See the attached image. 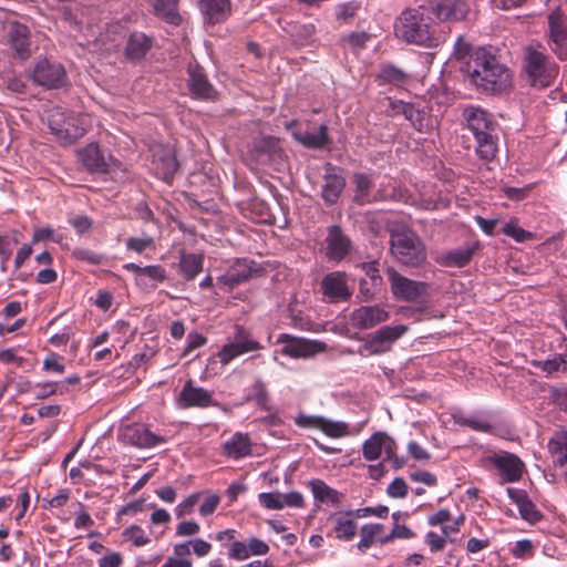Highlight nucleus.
<instances>
[{
  "mask_svg": "<svg viewBox=\"0 0 567 567\" xmlns=\"http://www.w3.org/2000/svg\"><path fill=\"white\" fill-rule=\"evenodd\" d=\"M395 35L425 49H435L446 41L447 31L433 21L425 6L404 9L394 25Z\"/></svg>",
  "mask_w": 567,
  "mask_h": 567,
  "instance_id": "f257e3e1",
  "label": "nucleus"
},
{
  "mask_svg": "<svg viewBox=\"0 0 567 567\" xmlns=\"http://www.w3.org/2000/svg\"><path fill=\"white\" fill-rule=\"evenodd\" d=\"M465 72L483 93L501 94L512 86V72L489 49L478 48L467 61Z\"/></svg>",
  "mask_w": 567,
  "mask_h": 567,
  "instance_id": "f03ea898",
  "label": "nucleus"
},
{
  "mask_svg": "<svg viewBox=\"0 0 567 567\" xmlns=\"http://www.w3.org/2000/svg\"><path fill=\"white\" fill-rule=\"evenodd\" d=\"M384 227L390 235V250L396 261L410 268H420L426 262L425 244L405 221L386 219Z\"/></svg>",
  "mask_w": 567,
  "mask_h": 567,
  "instance_id": "7ed1b4c3",
  "label": "nucleus"
},
{
  "mask_svg": "<svg viewBox=\"0 0 567 567\" xmlns=\"http://www.w3.org/2000/svg\"><path fill=\"white\" fill-rule=\"evenodd\" d=\"M463 118L474 137L475 154L482 161H493L498 152V123L493 114L480 106H466Z\"/></svg>",
  "mask_w": 567,
  "mask_h": 567,
  "instance_id": "20e7f679",
  "label": "nucleus"
},
{
  "mask_svg": "<svg viewBox=\"0 0 567 567\" xmlns=\"http://www.w3.org/2000/svg\"><path fill=\"white\" fill-rule=\"evenodd\" d=\"M559 74V65L551 60L540 43H532L524 48L522 58V75L528 85L536 90H545L555 84Z\"/></svg>",
  "mask_w": 567,
  "mask_h": 567,
  "instance_id": "39448f33",
  "label": "nucleus"
},
{
  "mask_svg": "<svg viewBox=\"0 0 567 567\" xmlns=\"http://www.w3.org/2000/svg\"><path fill=\"white\" fill-rule=\"evenodd\" d=\"M264 349L252 333L241 324H235L231 337L218 351L221 364H228L235 358Z\"/></svg>",
  "mask_w": 567,
  "mask_h": 567,
  "instance_id": "423d86ee",
  "label": "nucleus"
},
{
  "mask_svg": "<svg viewBox=\"0 0 567 567\" xmlns=\"http://www.w3.org/2000/svg\"><path fill=\"white\" fill-rule=\"evenodd\" d=\"M385 272L394 299L416 302L429 296L427 282L410 279L393 267H388Z\"/></svg>",
  "mask_w": 567,
  "mask_h": 567,
  "instance_id": "0eeeda50",
  "label": "nucleus"
},
{
  "mask_svg": "<svg viewBox=\"0 0 567 567\" xmlns=\"http://www.w3.org/2000/svg\"><path fill=\"white\" fill-rule=\"evenodd\" d=\"M484 467L495 470L499 475V483H516L523 477L524 462L514 453L501 451L484 458Z\"/></svg>",
  "mask_w": 567,
  "mask_h": 567,
  "instance_id": "6e6552de",
  "label": "nucleus"
},
{
  "mask_svg": "<svg viewBox=\"0 0 567 567\" xmlns=\"http://www.w3.org/2000/svg\"><path fill=\"white\" fill-rule=\"evenodd\" d=\"M186 85L192 99L204 102H216L219 93L210 82L203 65L196 60L190 61L186 68Z\"/></svg>",
  "mask_w": 567,
  "mask_h": 567,
  "instance_id": "1a4fd4ad",
  "label": "nucleus"
},
{
  "mask_svg": "<svg viewBox=\"0 0 567 567\" xmlns=\"http://www.w3.org/2000/svg\"><path fill=\"white\" fill-rule=\"evenodd\" d=\"M249 155L256 164L276 167L281 166L287 158L280 140L270 135L254 140Z\"/></svg>",
  "mask_w": 567,
  "mask_h": 567,
  "instance_id": "9d476101",
  "label": "nucleus"
},
{
  "mask_svg": "<svg viewBox=\"0 0 567 567\" xmlns=\"http://www.w3.org/2000/svg\"><path fill=\"white\" fill-rule=\"evenodd\" d=\"M408 326H384L369 336V339L361 347L360 353L365 351L369 355H378L391 350L392 344L406 331Z\"/></svg>",
  "mask_w": 567,
  "mask_h": 567,
  "instance_id": "9b49d317",
  "label": "nucleus"
},
{
  "mask_svg": "<svg viewBox=\"0 0 567 567\" xmlns=\"http://www.w3.org/2000/svg\"><path fill=\"white\" fill-rule=\"evenodd\" d=\"M548 47L560 60L567 61V17L556 8L548 14Z\"/></svg>",
  "mask_w": 567,
  "mask_h": 567,
  "instance_id": "f8f14e48",
  "label": "nucleus"
},
{
  "mask_svg": "<svg viewBox=\"0 0 567 567\" xmlns=\"http://www.w3.org/2000/svg\"><path fill=\"white\" fill-rule=\"evenodd\" d=\"M426 8L437 24L462 21L470 12L467 0H432Z\"/></svg>",
  "mask_w": 567,
  "mask_h": 567,
  "instance_id": "ddd939ff",
  "label": "nucleus"
},
{
  "mask_svg": "<svg viewBox=\"0 0 567 567\" xmlns=\"http://www.w3.org/2000/svg\"><path fill=\"white\" fill-rule=\"evenodd\" d=\"M117 436L123 444L138 449H151L166 442L164 436L154 434L141 423L125 425Z\"/></svg>",
  "mask_w": 567,
  "mask_h": 567,
  "instance_id": "4468645a",
  "label": "nucleus"
},
{
  "mask_svg": "<svg viewBox=\"0 0 567 567\" xmlns=\"http://www.w3.org/2000/svg\"><path fill=\"white\" fill-rule=\"evenodd\" d=\"M31 79L37 85L56 89L64 83L66 71L61 63L42 59L35 63Z\"/></svg>",
  "mask_w": 567,
  "mask_h": 567,
  "instance_id": "2eb2a0df",
  "label": "nucleus"
},
{
  "mask_svg": "<svg viewBox=\"0 0 567 567\" xmlns=\"http://www.w3.org/2000/svg\"><path fill=\"white\" fill-rule=\"evenodd\" d=\"M352 241L340 225L327 228L324 238V256L329 261L339 262L351 254Z\"/></svg>",
  "mask_w": 567,
  "mask_h": 567,
  "instance_id": "dca6fc26",
  "label": "nucleus"
},
{
  "mask_svg": "<svg viewBox=\"0 0 567 567\" xmlns=\"http://www.w3.org/2000/svg\"><path fill=\"white\" fill-rule=\"evenodd\" d=\"M78 161L84 169L91 174H109L116 161L112 156L106 157L96 143H90L76 151Z\"/></svg>",
  "mask_w": 567,
  "mask_h": 567,
  "instance_id": "f3484780",
  "label": "nucleus"
},
{
  "mask_svg": "<svg viewBox=\"0 0 567 567\" xmlns=\"http://www.w3.org/2000/svg\"><path fill=\"white\" fill-rule=\"evenodd\" d=\"M178 167L179 163L172 147L158 146L153 151L151 169L157 178L171 184Z\"/></svg>",
  "mask_w": 567,
  "mask_h": 567,
  "instance_id": "a211bd4d",
  "label": "nucleus"
},
{
  "mask_svg": "<svg viewBox=\"0 0 567 567\" xmlns=\"http://www.w3.org/2000/svg\"><path fill=\"white\" fill-rule=\"evenodd\" d=\"M481 248L482 245L478 240L467 241L463 246L443 251L435 261L446 268H464L471 264Z\"/></svg>",
  "mask_w": 567,
  "mask_h": 567,
  "instance_id": "6ab92c4d",
  "label": "nucleus"
},
{
  "mask_svg": "<svg viewBox=\"0 0 567 567\" xmlns=\"http://www.w3.org/2000/svg\"><path fill=\"white\" fill-rule=\"evenodd\" d=\"M177 401L179 406L184 409L220 406V404L214 400L212 391H208L203 386L194 385L193 380L185 382L178 394Z\"/></svg>",
  "mask_w": 567,
  "mask_h": 567,
  "instance_id": "aec40b11",
  "label": "nucleus"
},
{
  "mask_svg": "<svg viewBox=\"0 0 567 567\" xmlns=\"http://www.w3.org/2000/svg\"><path fill=\"white\" fill-rule=\"evenodd\" d=\"M324 171L321 198L327 206H332L338 203L346 188V178L339 173V168L331 163L324 165Z\"/></svg>",
  "mask_w": 567,
  "mask_h": 567,
  "instance_id": "412c9836",
  "label": "nucleus"
},
{
  "mask_svg": "<svg viewBox=\"0 0 567 567\" xmlns=\"http://www.w3.org/2000/svg\"><path fill=\"white\" fill-rule=\"evenodd\" d=\"M8 44L13 56L22 61L31 56L30 29L20 22H11L8 29Z\"/></svg>",
  "mask_w": 567,
  "mask_h": 567,
  "instance_id": "4be33fe9",
  "label": "nucleus"
},
{
  "mask_svg": "<svg viewBox=\"0 0 567 567\" xmlns=\"http://www.w3.org/2000/svg\"><path fill=\"white\" fill-rule=\"evenodd\" d=\"M321 289L330 302L347 301L352 295L347 284L346 274L341 271L327 274L322 278Z\"/></svg>",
  "mask_w": 567,
  "mask_h": 567,
  "instance_id": "5701e85b",
  "label": "nucleus"
},
{
  "mask_svg": "<svg viewBox=\"0 0 567 567\" xmlns=\"http://www.w3.org/2000/svg\"><path fill=\"white\" fill-rule=\"evenodd\" d=\"M198 4L205 24H220L231 16L230 0H199Z\"/></svg>",
  "mask_w": 567,
  "mask_h": 567,
  "instance_id": "b1692460",
  "label": "nucleus"
},
{
  "mask_svg": "<svg viewBox=\"0 0 567 567\" xmlns=\"http://www.w3.org/2000/svg\"><path fill=\"white\" fill-rule=\"evenodd\" d=\"M389 319V312L381 306H362L351 315V322L358 329H369Z\"/></svg>",
  "mask_w": 567,
  "mask_h": 567,
  "instance_id": "393cba45",
  "label": "nucleus"
},
{
  "mask_svg": "<svg viewBox=\"0 0 567 567\" xmlns=\"http://www.w3.org/2000/svg\"><path fill=\"white\" fill-rule=\"evenodd\" d=\"M506 492L509 499L517 506L523 519L532 524L543 519V514L537 509L525 489L508 487Z\"/></svg>",
  "mask_w": 567,
  "mask_h": 567,
  "instance_id": "a878e982",
  "label": "nucleus"
},
{
  "mask_svg": "<svg viewBox=\"0 0 567 567\" xmlns=\"http://www.w3.org/2000/svg\"><path fill=\"white\" fill-rule=\"evenodd\" d=\"M353 202L359 206L370 205L375 203L372 197L374 181L371 174L355 172L352 175Z\"/></svg>",
  "mask_w": 567,
  "mask_h": 567,
  "instance_id": "bb28decb",
  "label": "nucleus"
},
{
  "mask_svg": "<svg viewBox=\"0 0 567 567\" xmlns=\"http://www.w3.org/2000/svg\"><path fill=\"white\" fill-rule=\"evenodd\" d=\"M327 124H321L317 133L309 131H292V138L309 150H322L332 143Z\"/></svg>",
  "mask_w": 567,
  "mask_h": 567,
  "instance_id": "cd10ccee",
  "label": "nucleus"
},
{
  "mask_svg": "<svg viewBox=\"0 0 567 567\" xmlns=\"http://www.w3.org/2000/svg\"><path fill=\"white\" fill-rule=\"evenodd\" d=\"M153 47V39L143 32H133L130 34L124 55L131 62L143 60Z\"/></svg>",
  "mask_w": 567,
  "mask_h": 567,
  "instance_id": "c85d7f7f",
  "label": "nucleus"
},
{
  "mask_svg": "<svg viewBox=\"0 0 567 567\" xmlns=\"http://www.w3.org/2000/svg\"><path fill=\"white\" fill-rule=\"evenodd\" d=\"M70 491L61 488L51 497L42 498L43 508L48 509L51 515L66 523L70 519L71 511L69 509Z\"/></svg>",
  "mask_w": 567,
  "mask_h": 567,
  "instance_id": "c756f323",
  "label": "nucleus"
},
{
  "mask_svg": "<svg viewBox=\"0 0 567 567\" xmlns=\"http://www.w3.org/2000/svg\"><path fill=\"white\" fill-rule=\"evenodd\" d=\"M277 342L284 343L281 353L290 358H309L315 353L312 343L305 339L292 338L282 333Z\"/></svg>",
  "mask_w": 567,
  "mask_h": 567,
  "instance_id": "7c9ffc66",
  "label": "nucleus"
},
{
  "mask_svg": "<svg viewBox=\"0 0 567 567\" xmlns=\"http://www.w3.org/2000/svg\"><path fill=\"white\" fill-rule=\"evenodd\" d=\"M354 518L357 517L353 515L351 509L331 515L330 519L334 522L333 533L337 539L350 542L357 535V524Z\"/></svg>",
  "mask_w": 567,
  "mask_h": 567,
  "instance_id": "2f4dec72",
  "label": "nucleus"
},
{
  "mask_svg": "<svg viewBox=\"0 0 567 567\" xmlns=\"http://www.w3.org/2000/svg\"><path fill=\"white\" fill-rule=\"evenodd\" d=\"M204 255L182 252L177 265L178 274L185 281H193L203 270Z\"/></svg>",
  "mask_w": 567,
  "mask_h": 567,
  "instance_id": "473e14b6",
  "label": "nucleus"
},
{
  "mask_svg": "<svg viewBox=\"0 0 567 567\" xmlns=\"http://www.w3.org/2000/svg\"><path fill=\"white\" fill-rule=\"evenodd\" d=\"M224 454L234 460H239L251 454V442L248 434L235 433L223 444Z\"/></svg>",
  "mask_w": 567,
  "mask_h": 567,
  "instance_id": "72a5a7b5",
  "label": "nucleus"
},
{
  "mask_svg": "<svg viewBox=\"0 0 567 567\" xmlns=\"http://www.w3.org/2000/svg\"><path fill=\"white\" fill-rule=\"evenodd\" d=\"M372 197L378 202H402L413 204L411 194L404 187L394 184H380L378 189L373 190Z\"/></svg>",
  "mask_w": 567,
  "mask_h": 567,
  "instance_id": "f704fd0d",
  "label": "nucleus"
},
{
  "mask_svg": "<svg viewBox=\"0 0 567 567\" xmlns=\"http://www.w3.org/2000/svg\"><path fill=\"white\" fill-rule=\"evenodd\" d=\"M530 364L535 369L540 370L547 378L556 377L567 371V353L554 354L545 360H532Z\"/></svg>",
  "mask_w": 567,
  "mask_h": 567,
  "instance_id": "c9c22d12",
  "label": "nucleus"
},
{
  "mask_svg": "<svg viewBox=\"0 0 567 567\" xmlns=\"http://www.w3.org/2000/svg\"><path fill=\"white\" fill-rule=\"evenodd\" d=\"M154 14L165 22L178 25L182 17L178 12V0H153Z\"/></svg>",
  "mask_w": 567,
  "mask_h": 567,
  "instance_id": "e433bc0d",
  "label": "nucleus"
},
{
  "mask_svg": "<svg viewBox=\"0 0 567 567\" xmlns=\"http://www.w3.org/2000/svg\"><path fill=\"white\" fill-rule=\"evenodd\" d=\"M245 402H255L256 405L264 410L270 411L269 392L266 382L261 378H256L248 392L244 398Z\"/></svg>",
  "mask_w": 567,
  "mask_h": 567,
  "instance_id": "4c0bfd02",
  "label": "nucleus"
},
{
  "mask_svg": "<svg viewBox=\"0 0 567 567\" xmlns=\"http://www.w3.org/2000/svg\"><path fill=\"white\" fill-rule=\"evenodd\" d=\"M452 419L455 424L470 427L476 432L489 433L493 430L489 421L480 413L465 415L462 412H455L452 414Z\"/></svg>",
  "mask_w": 567,
  "mask_h": 567,
  "instance_id": "58836bf2",
  "label": "nucleus"
},
{
  "mask_svg": "<svg viewBox=\"0 0 567 567\" xmlns=\"http://www.w3.org/2000/svg\"><path fill=\"white\" fill-rule=\"evenodd\" d=\"M408 113L406 120L417 132L429 133L433 128V118L425 107H421L420 104L413 103Z\"/></svg>",
  "mask_w": 567,
  "mask_h": 567,
  "instance_id": "ea45409f",
  "label": "nucleus"
},
{
  "mask_svg": "<svg viewBox=\"0 0 567 567\" xmlns=\"http://www.w3.org/2000/svg\"><path fill=\"white\" fill-rule=\"evenodd\" d=\"M309 486L316 501L321 503L329 502L333 505L340 503L342 494L328 486L322 480H311Z\"/></svg>",
  "mask_w": 567,
  "mask_h": 567,
  "instance_id": "a19ab883",
  "label": "nucleus"
},
{
  "mask_svg": "<svg viewBox=\"0 0 567 567\" xmlns=\"http://www.w3.org/2000/svg\"><path fill=\"white\" fill-rule=\"evenodd\" d=\"M380 84H393L396 86L403 85L408 81V74L391 63L381 65L377 76Z\"/></svg>",
  "mask_w": 567,
  "mask_h": 567,
  "instance_id": "79ce46f5",
  "label": "nucleus"
},
{
  "mask_svg": "<svg viewBox=\"0 0 567 567\" xmlns=\"http://www.w3.org/2000/svg\"><path fill=\"white\" fill-rule=\"evenodd\" d=\"M254 266H256V262L252 260L247 258H237L230 264L226 271L231 275L240 285L247 281L252 276V274L257 271Z\"/></svg>",
  "mask_w": 567,
  "mask_h": 567,
  "instance_id": "37998d69",
  "label": "nucleus"
},
{
  "mask_svg": "<svg viewBox=\"0 0 567 567\" xmlns=\"http://www.w3.org/2000/svg\"><path fill=\"white\" fill-rule=\"evenodd\" d=\"M386 435L381 432L372 434L362 445V454L367 461H375L381 456Z\"/></svg>",
  "mask_w": 567,
  "mask_h": 567,
  "instance_id": "c03bdc74",
  "label": "nucleus"
},
{
  "mask_svg": "<svg viewBox=\"0 0 567 567\" xmlns=\"http://www.w3.org/2000/svg\"><path fill=\"white\" fill-rule=\"evenodd\" d=\"M382 529L383 525L379 523L364 524L360 529V540L357 544L358 549L362 553L369 549Z\"/></svg>",
  "mask_w": 567,
  "mask_h": 567,
  "instance_id": "a18cd8bd",
  "label": "nucleus"
},
{
  "mask_svg": "<svg viewBox=\"0 0 567 567\" xmlns=\"http://www.w3.org/2000/svg\"><path fill=\"white\" fill-rule=\"evenodd\" d=\"M143 280L140 286L143 287H156L157 284H162L166 280L167 274L162 265H148L143 267Z\"/></svg>",
  "mask_w": 567,
  "mask_h": 567,
  "instance_id": "49530a36",
  "label": "nucleus"
},
{
  "mask_svg": "<svg viewBox=\"0 0 567 567\" xmlns=\"http://www.w3.org/2000/svg\"><path fill=\"white\" fill-rule=\"evenodd\" d=\"M548 450L555 466L564 467L567 465V435L550 440L548 442Z\"/></svg>",
  "mask_w": 567,
  "mask_h": 567,
  "instance_id": "de8ad7c7",
  "label": "nucleus"
},
{
  "mask_svg": "<svg viewBox=\"0 0 567 567\" xmlns=\"http://www.w3.org/2000/svg\"><path fill=\"white\" fill-rule=\"evenodd\" d=\"M360 8V2L354 0L339 3L334 9L336 20L340 23H350Z\"/></svg>",
  "mask_w": 567,
  "mask_h": 567,
  "instance_id": "09e8293b",
  "label": "nucleus"
},
{
  "mask_svg": "<svg viewBox=\"0 0 567 567\" xmlns=\"http://www.w3.org/2000/svg\"><path fill=\"white\" fill-rule=\"evenodd\" d=\"M316 34V27L313 23L297 24L293 28L295 42L299 45L310 43Z\"/></svg>",
  "mask_w": 567,
  "mask_h": 567,
  "instance_id": "8fccbe9b",
  "label": "nucleus"
},
{
  "mask_svg": "<svg viewBox=\"0 0 567 567\" xmlns=\"http://www.w3.org/2000/svg\"><path fill=\"white\" fill-rule=\"evenodd\" d=\"M321 431L330 437L338 439L348 434V424L323 417Z\"/></svg>",
  "mask_w": 567,
  "mask_h": 567,
  "instance_id": "3c124183",
  "label": "nucleus"
},
{
  "mask_svg": "<svg viewBox=\"0 0 567 567\" xmlns=\"http://www.w3.org/2000/svg\"><path fill=\"white\" fill-rule=\"evenodd\" d=\"M258 502L262 507H265L267 509H271V511L282 509L280 492L260 493L258 495Z\"/></svg>",
  "mask_w": 567,
  "mask_h": 567,
  "instance_id": "603ef678",
  "label": "nucleus"
},
{
  "mask_svg": "<svg viewBox=\"0 0 567 567\" xmlns=\"http://www.w3.org/2000/svg\"><path fill=\"white\" fill-rule=\"evenodd\" d=\"M502 233L508 237H512L517 243H524L533 237L532 233L523 229L512 221L504 225Z\"/></svg>",
  "mask_w": 567,
  "mask_h": 567,
  "instance_id": "864d4df0",
  "label": "nucleus"
},
{
  "mask_svg": "<svg viewBox=\"0 0 567 567\" xmlns=\"http://www.w3.org/2000/svg\"><path fill=\"white\" fill-rule=\"evenodd\" d=\"M123 535L130 540H132V543L137 547L144 546L150 543V538L145 536L143 528L140 527L138 525H132L127 527L124 530Z\"/></svg>",
  "mask_w": 567,
  "mask_h": 567,
  "instance_id": "5fc2aeb1",
  "label": "nucleus"
},
{
  "mask_svg": "<svg viewBox=\"0 0 567 567\" xmlns=\"http://www.w3.org/2000/svg\"><path fill=\"white\" fill-rule=\"evenodd\" d=\"M447 540L454 542V539L449 538L443 533L442 535H437L435 532L430 530L425 535V544L429 545L432 553L441 551Z\"/></svg>",
  "mask_w": 567,
  "mask_h": 567,
  "instance_id": "6e6d98bb",
  "label": "nucleus"
},
{
  "mask_svg": "<svg viewBox=\"0 0 567 567\" xmlns=\"http://www.w3.org/2000/svg\"><path fill=\"white\" fill-rule=\"evenodd\" d=\"M351 512L357 518L368 517L372 515L379 518H386L389 515V507L384 505H379L377 507H363L358 509H351Z\"/></svg>",
  "mask_w": 567,
  "mask_h": 567,
  "instance_id": "4d7b16f0",
  "label": "nucleus"
},
{
  "mask_svg": "<svg viewBox=\"0 0 567 567\" xmlns=\"http://www.w3.org/2000/svg\"><path fill=\"white\" fill-rule=\"evenodd\" d=\"M43 369L48 372L63 373L65 369L63 358L54 352H50L43 361Z\"/></svg>",
  "mask_w": 567,
  "mask_h": 567,
  "instance_id": "13d9d810",
  "label": "nucleus"
},
{
  "mask_svg": "<svg viewBox=\"0 0 567 567\" xmlns=\"http://www.w3.org/2000/svg\"><path fill=\"white\" fill-rule=\"evenodd\" d=\"M153 244H154L153 238L150 236H146V237H142V238L130 237L126 240L125 245L128 250L135 251L137 254H142L146 249L151 248L153 246Z\"/></svg>",
  "mask_w": 567,
  "mask_h": 567,
  "instance_id": "bf43d9fd",
  "label": "nucleus"
},
{
  "mask_svg": "<svg viewBox=\"0 0 567 567\" xmlns=\"http://www.w3.org/2000/svg\"><path fill=\"white\" fill-rule=\"evenodd\" d=\"M44 240L60 243L62 240V235L50 227L35 228L32 237V243H39Z\"/></svg>",
  "mask_w": 567,
  "mask_h": 567,
  "instance_id": "052dcab7",
  "label": "nucleus"
},
{
  "mask_svg": "<svg viewBox=\"0 0 567 567\" xmlns=\"http://www.w3.org/2000/svg\"><path fill=\"white\" fill-rule=\"evenodd\" d=\"M408 491V484L402 477H395L386 488L388 495L392 498H404Z\"/></svg>",
  "mask_w": 567,
  "mask_h": 567,
  "instance_id": "680f3d73",
  "label": "nucleus"
},
{
  "mask_svg": "<svg viewBox=\"0 0 567 567\" xmlns=\"http://www.w3.org/2000/svg\"><path fill=\"white\" fill-rule=\"evenodd\" d=\"M512 554L515 558H529L534 555V545L529 539L518 540L512 548Z\"/></svg>",
  "mask_w": 567,
  "mask_h": 567,
  "instance_id": "e2e57ef3",
  "label": "nucleus"
},
{
  "mask_svg": "<svg viewBox=\"0 0 567 567\" xmlns=\"http://www.w3.org/2000/svg\"><path fill=\"white\" fill-rule=\"evenodd\" d=\"M369 39L370 34L367 33L365 31H361L349 33L343 38V41L348 42L353 50L360 51L365 48V44Z\"/></svg>",
  "mask_w": 567,
  "mask_h": 567,
  "instance_id": "0e129e2a",
  "label": "nucleus"
},
{
  "mask_svg": "<svg viewBox=\"0 0 567 567\" xmlns=\"http://www.w3.org/2000/svg\"><path fill=\"white\" fill-rule=\"evenodd\" d=\"M207 342V338L198 332H189L187 334V344L185 349L183 350L182 355L187 357L195 349L200 348L205 346Z\"/></svg>",
  "mask_w": 567,
  "mask_h": 567,
  "instance_id": "69168bd1",
  "label": "nucleus"
},
{
  "mask_svg": "<svg viewBox=\"0 0 567 567\" xmlns=\"http://www.w3.org/2000/svg\"><path fill=\"white\" fill-rule=\"evenodd\" d=\"M239 284L227 271L216 278V289L225 293L231 292Z\"/></svg>",
  "mask_w": 567,
  "mask_h": 567,
  "instance_id": "338daca9",
  "label": "nucleus"
},
{
  "mask_svg": "<svg viewBox=\"0 0 567 567\" xmlns=\"http://www.w3.org/2000/svg\"><path fill=\"white\" fill-rule=\"evenodd\" d=\"M550 399L560 410L567 412V385L553 388Z\"/></svg>",
  "mask_w": 567,
  "mask_h": 567,
  "instance_id": "774afa93",
  "label": "nucleus"
}]
</instances>
